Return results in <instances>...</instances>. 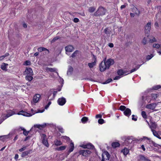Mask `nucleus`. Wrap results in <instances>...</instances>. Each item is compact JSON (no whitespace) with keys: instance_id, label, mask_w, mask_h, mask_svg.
I'll list each match as a JSON object with an SVG mask.
<instances>
[{"instance_id":"4be33fe9","label":"nucleus","mask_w":161,"mask_h":161,"mask_svg":"<svg viewBox=\"0 0 161 161\" xmlns=\"http://www.w3.org/2000/svg\"><path fill=\"white\" fill-rule=\"evenodd\" d=\"M86 152V150H81L79 151V153L84 156H86L87 155Z\"/></svg>"},{"instance_id":"a18cd8bd","label":"nucleus","mask_w":161,"mask_h":161,"mask_svg":"<svg viewBox=\"0 0 161 161\" xmlns=\"http://www.w3.org/2000/svg\"><path fill=\"white\" fill-rule=\"evenodd\" d=\"M98 123L100 124H102L104 123V121L103 119H100L98 120Z\"/></svg>"},{"instance_id":"4d7b16f0","label":"nucleus","mask_w":161,"mask_h":161,"mask_svg":"<svg viewBox=\"0 0 161 161\" xmlns=\"http://www.w3.org/2000/svg\"><path fill=\"white\" fill-rule=\"evenodd\" d=\"M152 98H153L154 99H155L157 97V94H152Z\"/></svg>"},{"instance_id":"2f4dec72","label":"nucleus","mask_w":161,"mask_h":161,"mask_svg":"<svg viewBox=\"0 0 161 161\" xmlns=\"http://www.w3.org/2000/svg\"><path fill=\"white\" fill-rule=\"evenodd\" d=\"M96 8L94 7H90L89 8L88 11L90 13H93L95 10Z\"/></svg>"},{"instance_id":"f8f14e48","label":"nucleus","mask_w":161,"mask_h":161,"mask_svg":"<svg viewBox=\"0 0 161 161\" xmlns=\"http://www.w3.org/2000/svg\"><path fill=\"white\" fill-rule=\"evenodd\" d=\"M32 152V150L30 149L28 151H25L23 152L21 155L22 157H24L27 155L29 154H30Z\"/></svg>"},{"instance_id":"39448f33","label":"nucleus","mask_w":161,"mask_h":161,"mask_svg":"<svg viewBox=\"0 0 161 161\" xmlns=\"http://www.w3.org/2000/svg\"><path fill=\"white\" fill-rule=\"evenodd\" d=\"M47 138V136L44 134H42V143L45 146H46L47 147H48L49 146L48 143V141Z\"/></svg>"},{"instance_id":"412c9836","label":"nucleus","mask_w":161,"mask_h":161,"mask_svg":"<svg viewBox=\"0 0 161 161\" xmlns=\"http://www.w3.org/2000/svg\"><path fill=\"white\" fill-rule=\"evenodd\" d=\"M120 145V144L118 142H113L112 143V147L114 148L119 147Z\"/></svg>"},{"instance_id":"338daca9","label":"nucleus","mask_w":161,"mask_h":161,"mask_svg":"<svg viewBox=\"0 0 161 161\" xmlns=\"http://www.w3.org/2000/svg\"><path fill=\"white\" fill-rule=\"evenodd\" d=\"M102 160L101 161H105L104 158V154L102 153Z\"/></svg>"},{"instance_id":"f3484780","label":"nucleus","mask_w":161,"mask_h":161,"mask_svg":"<svg viewBox=\"0 0 161 161\" xmlns=\"http://www.w3.org/2000/svg\"><path fill=\"white\" fill-rule=\"evenodd\" d=\"M73 71V68L71 66H69L67 72V75H72Z\"/></svg>"},{"instance_id":"423d86ee","label":"nucleus","mask_w":161,"mask_h":161,"mask_svg":"<svg viewBox=\"0 0 161 161\" xmlns=\"http://www.w3.org/2000/svg\"><path fill=\"white\" fill-rule=\"evenodd\" d=\"M66 102V99L64 97L59 98L58 100V103L60 105L63 106L64 105Z\"/></svg>"},{"instance_id":"dca6fc26","label":"nucleus","mask_w":161,"mask_h":161,"mask_svg":"<svg viewBox=\"0 0 161 161\" xmlns=\"http://www.w3.org/2000/svg\"><path fill=\"white\" fill-rule=\"evenodd\" d=\"M156 106L155 104L152 103L147 105L146 108L149 109H153Z\"/></svg>"},{"instance_id":"79ce46f5","label":"nucleus","mask_w":161,"mask_h":161,"mask_svg":"<svg viewBox=\"0 0 161 161\" xmlns=\"http://www.w3.org/2000/svg\"><path fill=\"white\" fill-rule=\"evenodd\" d=\"M112 79L111 78L107 80H106L105 82L103 83V84H107L109 83L110 82L112 81Z\"/></svg>"},{"instance_id":"6ab92c4d","label":"nucleus","mask_w":161,"mask_h":161,"mask_svg":"<svg viewBox=\"0 0 161 161\" xmlns=\"http://www.w3.org/2000/svg\"><path fill=\"white\" fill-rule=\"evenodd\" d=\"M8 65V64L5 63H3L2 64L1 68V69L4 70H7V66Z\"/></svg>"},{"instance_id":"20e7f679","label":"nucleus","mask_w":161,"mask_h":161,"mask_svg":"<svg viewBox=\"0 0 161 161\" xmlns=\"http://www.w3.org/2000/svg\"><path fill=\"white\" fill-rule=\"evenodd\" d=\"M124 143L125 145H128L129 144L131 143L133 141L132 136H125Z\"/></svg>"},{"instance_id":"9b49d317","label":"nucleus","mask_w":161,"mask_h":161,"mask_svg":"<svg viewBox=\"0 0 161 161\" xmlns=\"http://www.w3.org/2000/svg\"><path fill=\"white\" fill-rule=\"evenodd\" d=\"M14 114V112L12 111H10L7 113V114L5 117V118L3 119L2 121L0 123H1L5 119H7V118L10 117V116Z\"/></svg>"},{"instance_id":"393cba45","label":"nucleus","mask_w":161,"mask_h":161,"mask_svg":"<svg viewBox=\"0 0 161 161\" xmlns=\"http://www.w3.org/2000/svg\"><path fill=\"white\" fill-rule=\"evenodd\" d=\"M121 152H123V153L124 155H126L129 153V151L128 149L126 148H124V149H123L121 151Z\"/></svg>"},{"instance_id":"aec40b11","label":"nucleus","mask_w":161,"mask_h":161,"mask_svg":"<svg viewBox=\"0 0 161 161\" xmlns=\"http://www.w3.org/2000/svg\"><path fill=\"white\" fill-rule=\"evenodd\" d=\"M66 147V146H61L55 148V150L58 151H62L65 150Z\"/></svg>"},{"instance_id":"9d476101","label":"nucleus","mask_w":161,"mask_h":161,"mask_svg":"<svg viewBox=\"0 0 161 161\" xmlns=\"http://www.w3.org/2000/svg\"><path fill=\"white\" fill-rule=\"evenodd\" d=\"M25 72L26 73L27 75H33L32 70V69L31 68L26 69L25 71Z\"/></svg>"},{"instance_id":"37998d69","label":"nucleus","mask_w":161,"mask_h":161,"mask_svg":"<svg viewBox=\"0 0 161 161\" xmlns=\"http://www.w3.org/2000/svg\"><path fill=\"white\" fill-rule=\"evenodd\" d=\"M153 54H151L150 55H148L146 56V59L147 60L150 59L153 57Z\"/></svg>"},{"instance_id":"8fccbe9b","label":"nucleus","mask_w":161,"mask_h":161,"mask_svg":"<svg viewBox=\"0 0 161 161\" xmlns=\"http://www.w3.org/2000/svg\"><path fill=\"white\" fill-rule=\"evenodd\" d=\"M31 64V62L29 60L26 61L25 62V64L26 65H30Z\"/></svg>"},{"instance_id":"de8ad7c7","label":"nucleus","mask_w":161,"mask_h":161,"mask_svg":"<svg viewBox=\"0 0 161 161\" xmlns=\"http://www.w3.org/2000/svg\"><path fill=\"white\" fill-rule=\"evenodd\" d=\"M27 147V146H23V147L21 148L19 150V151L20 152H22L23 151L26 149Z\"/></svg>"},{"instance_id":"052dcab7","label":"nucleus","mask_w":161,"mask_h":161,"mask_svg":"<svg viewBox=\"0 0 161 161\" xmlns=\"http://www.w3.org/2000/svg\"><path fill=\"white\" fill-rule=\"evenodd\" d=\"M102 117V115L101 114H97L96 116V118H100L101 119Z\"/></svg>"},{"instance_id":"cd10ccee","label":"nucleus","mask_w":161,"mask_h":161,"mask_svg":"<svg viewBox=\"0 0 161 161\" xmlns=\"http://www.w3.org/2000/svg\"><path fill=\"white\" fill-rule=\"evenodd\" d=\"M37 50L39 51H40V52H42L43 51L45 50L47 51L48 52V53L49 52V51L47 48L43 47H39L38 48Z\"/></svg>"},{"instance_id":"1a4fd4ad","label":"nucleus","mask_w":161,"mask_h":161,"mask_svg":"<svg viewBox=\"0 0 161 161\" xmlns=\"http://www.w3.org/2000/svg\"><path fill=\"white\" fill-rule=\"evenodd\" d=\"M124 114L126 116L129 117L131 114V110L129 108H127L124 112Z\"/></svg>"},{"instance_id":"5701e85b","label":"nucleus","mask_w":161,"mask_h":161,"mask_svg":"<svg viewBox=\"0 0 161 161\" xmlns=\"http://www.w3.org/2000/svg\"><path fill=\"white\" fill-rule=\"evenodd\" d=\"M103 154H104V155L106 156L107 157V158H106V160H109L110 158V155L109 153L107 151H105L103 153Z\"/></svg>"},{"instance_id":"2eb2a0df","label":"nucleus","mask_w":161,"mask_h":161,"mask_svg":"<svg viewBox=\"0 0 161 161\" xmlns=\"http://www.w3.org/2000/svg\"><path fill=\"white\" fill-rule=\"evenodd\" d=\"M132 11L137 16H139V15L140 11L136 7H134L132 8Z\"/></svg>"},{"instance_id":"58836bf2","label":"nucleus","mask_w":161,"mask_h":161,"mask_svg":"<svg viewBox=\"0 0 161 161\" xmlns=\"http://www.w3.org/2000/svg\"><path fill=\"white\" fill-rule=\"evenodd\" d=\"M127 108H126V107L125 106L123 105H121L120 106L119 108V109L122 111H124L126 110V109Z\"/></svg>"},{"instance_id":"5fc2aeb1","label":"nucleus","mask_w":161,"mask_h":161,"mask_svg":"<svg viewBox=\"0 0 161 161\" xmlns=\"http://www.w3.org/2000/svg\"><path fill=\"white\" fill-rule=\"evenodd\" d=\"M156 41V39L155 37H154L152 39H150L149 40V42L150 43H153Z\"/></svg>"},{"instance_id":"c85d7f7f","label":"nucleus","mask_w":161,"mask_h":161,"mask_svg":"<svg viewBox=\"0 0 161 161\" xmlns=\"http://www.w3.org/2000/svg\"><path fill=\"white\" fill-rule=\"evenodd\" d=\"M87 148L88 149H93L94 148V147L93 145L90 143H89L87 144Z\"/></svg>"},{"instance_id":"c9c22d12","label":"nucleus","mask_w":161,"mask_h":161,"mask_svg":"<svg viewBox=\"0 0 161 161\" xmlns=\"http://www.w3.org/2000/svg\"><path fill=\"white\" fill-rule=\"evenodd\" d=\"M60 38V37L59 36H57L55 37H54L53 39L51 41V43H54L58 39H59Z\"/></svg>"},{"instance_id":"bb28decb","label":"nucleus","mask_w":161,"mask_h":161,"mask_svg":"<svg viewBox=\"0 0 161 161\" xmlns=\"http://www.w3.org/2000/svg\"><path fill=\"white\" fill-rule=\"evenodd\" d=\"M54 143L55 145L58 146L62 145V142L59 140H56L54 141Z\"/></svg>"},{"instance_id":"473e14b6","label":"nucleus","mask_w":161,"mask_h":161,"mask_svg":"<svg viewBox=\"0 0 161 161\" xmlns=\"http://www.w3.org/2000/svg\"><path fill=\"white\" fill-rule=\"evenodd\" d=\"M88 120V118L86 117H83L81 119V122L83 123H86Z\"/></svg>"},{"instance_id":"b1692460","label":"nucleus","mask_w":161,"mask_h":161,"mask_svg":"<svg viewBox=\"0 0 161 161\" xmlns=\"http://www.w3.org/2000/svg\"><path fill=\"white\" fill-rule=\"evenodd\" d=\"M152 131L153 132V135L156 136V137H158L159 139H161V137H160L159 136V135L158 133L154 130L153 129H152Z\"/></svg>"},{"instance_id":"a19ab883","label":"nucleus","mask_w":161,"mask_h":161,"mask_svg":"<svg viewBox=\"0 0 161 161\" xmlns=\"http://www.w3.org/2000/svg\"><path fill=\"white\" fill-rule=\"evenodd\" d=\"M142 115V117L145 119H146L147 118V115L146 114V113L145 111H142V112L141 113Z\"/></svg>"},{"instance_id":"4468645a","label":"nucleus","mask_w":161,"mask_h":161,"mask_svg":"<svg viewBox=\"0 0 161 161\" xmlns=\"http://www.w3.org/2000/svg\"><path fill=\"white\" fill-rule=\"evenodd\" d=\"M40 95L39 94H37L34 96L33 98V101L35 103H37L39 99V98L40 97Z\"/></svg>"},{"instance_id":"864d4df0","label":"nucleus","mask_w":161,"mask_h":161,"mask_svg":"<svg viewBox=\"0 0 161 161\" xmlns=\"http://www.w3.org/2000/svg\"><path fill=\"white\" fill-rule=\"evenodd\" d=\"M62 137L63 139L66 140L67 141H69L70 140V139L69 138V137L66 136H63Z\"/></svg>"},{"instance_id":"49530a36","label":"nucleus","mask_w":161,"mask_h":161,"mask_svg":"<svg viewBox=\"0 0 161 161\" xmlns=\"http://www.w3.org/2000/svg\"><path fill=\"white\" fill-rule=\"evenodd\" d=\"M161 88V86L160 85H157L156 86H154L153 87V89L154 90H157L160 88Z\"/></svg>"},{"instance_id":"e433bc0d","label":"nucleus","mask_w":161,"mask_h":161,"mask_svg":"<svg viewBox=\"0 0 161 161\" xmlns=\"http://www.w3.org/2000/svg\"><path fill=\"white\" fill-rule=\"evenodd\" d=\"M79 51L78 50H76L71 55V57L73 58H75L77 55V54L78 53Z\"/></svg>"},{"instance_id":"09e8293b","label":"nucleus","mask_w":161,"mask_h":161,"mask_svg":"<svg viewBox=\"0 0 161 161\" xmlns=\"http://www.w3.org/2000/svg\"><path fill=\"white\" fill-rule=\"evenodd\" d=\"M48 70L50 72H56L57 69L55 68H49L48 69Z\"/></svg>"},{"instance_id":"13d9d810","label":"nucleus","mask_w":161,"mask_h":161,"mask_svg":"<svg viewBox=\"0 0 161 161\" xmlns=\"http://www.w3.org/2000/svg\"><path fill=\"white\" fill-rule=\"evenodd\" d=\"M73 21L75 23H77L79 21V19L77 18H75L74 19Z\"/></svg>"},{"instance_id":"0eeeda50","label":"nucleus","mask_w":161,"mask_h":161,"mask_svg":"<svg viewBox=\"0 0 161 161\" xmlns=\"http://www.w3.org/2000/svg\"><path fill=\"white\" fill-rule=\"evenodd\" d=\"M34 114H30L26 112L23 111V110H22L20 111L18 114L19 115H22L23 116H27V117H30Z\"/></svg>"},{"instance_id":"6e6552de","label":"nucleus","mask_w":161,"mask_h":161,"mask_svg":"<svg viewBox=\"0 0 161 161\" xmlns=\"http://www.w3.org/2000/svg\"><path fill=\"white\" fill-rule=\"evenodd\" d=\"M74 48L72 46L70 45H69L65 47V49L66 52H72L73 51Z\"/></svg>"},{"instance_id":"ddd939ff","label":"nucleus","mask_w":161,"mask_h":161,"mask_svg":"<svg viewBox=\"0 0 161 161\" xmlns=\"http://www.w3.org/2000/svg\"><path fill=\"white\" fill-rule=\"evenodd\" d=\"M46 126V124L44 123L43 125L36 124L34 125V127L36 128H38L39 129L41 130L42 128H44Z\"/></svg>"},{"instance_id":"f704fd0d","label":"nucleus","mask_w":161,"mask_h":161,"mask_svg":"<svg viewBox=\"0 0 161 161\" xmlns=\"http://www.w3.org/2000/svg\"><path fill=\"white\" fill-rule=\"evenodd\" d=\"M26 80H28L29 81H31L33 79V77L31 75H27L26 77Z\"/></svg>"},{"instance_id":"3c124183","label":"nucleus","mask_w":161,"mask_h":161,"mask_svg":"<svg viewBox=\"0 0 161 161\" xmlns=\"http://www.w3.org/2000/svg\"><path fill=\"white\" fill-rule=\"evenodd\" d=\"M142 43L144 45L146 44L147 43V40L145 37H144L142 42Z\"/></svg>"},{"instance_id":"a211bd4d","label":"nucleus","mask_w":161,"mask_h":161,"mask_svg":"<svg viewBox=\"0 0 161 161\" xmlns=\"http://www.w3.org/2000/svg\"><path fill=\"white\" fill-rule=\"evenodd\" d=\"M74 144L73 143L71 142L69 145V149L68 152L69 153L72 152L74 150Z\"/></svg>"},{"instance_id":"f03ea898","label":"nucleus","mask_w":161,"mask_h":161,"mask_svg":"<svg viewBox=\"0 0 161 161\" xmlns=\"http://www.w3.org/2000/svg\"><path fill=\"white\" fill-rule=\"evenodd\" d=\"M106 10L103 7H99L97 10L95 12L93 15L96 17L103 16L105 14Z\"/></svg>"},{"instance_id":"0e129e2a","label":"nucleus","mask_w":161,"mask_h":161,"mask_svg":"<svg viewBox=\"0 0 161 161\" xmlns=\"http://www.w3.org/2000/svg\"><path fill=\"white\" fill-rule=\"evenodd\" d=\"M136 70H137V69L135 68L132 69V70H131L130 71V72L129 73H128L127 74H129L131 73H132L133 72H134V71H136Z\"/></svg>"},{"instance_id":"ea45409f","label":"nucleus","mask_w":161,"mask_h":161,"mask_svg":"<svg viewBox=\"0 0 161 161\" xmlns=\"http://www.w3.org/2000/svg\"><path fill=\"white\" fill-rule=\"evenodd\" d=\"M140 159L142 160H144V161H147V160L149 159L146 158L143 155L140 156Z\"/></svg>"},{"instance_id":"774afa93","label":"nucleus","mask_w":161,"mask_h":161,"mask_svg":"<svg viewBox=\"0 0 161 161\" xmlns=\"http://www.w3.org/2000/svg\"><path fill=\"white\" fill-rule=\"evenodd\" d=\"M86 150V153L87 155L90 154L91 153V152L90 150Z\"/></svg>"},{"instance_id":"6e6d98bb","label":"nucleus","mask_w":161,"mask_h":161,"mask_svg":"<svg viewBox=\"0 0 161 161\" xmlns=\"http://www.w3.org/2000/svg\"><path fill=\"white\" fill-rule=\"evenodd\" d=\"M151 143L153 144V146L156 147H158V145L155 142H153V141H151Z\"/></svg>"},{"instance_id":"680f3d73","label":"nucleus","mask_w":161,"mask_h":161,"mask_svg":"<svg viewBox=\"0 0 161 161\" xmlns=\"http://www.w3.org/2000/svg\"><path fill=\"white\" fill-rule=\"evenodd\" d=\"M135 115H132V120H134L135 121H136L137 120V119L136 118H135Z\"/></svg>"},{"instance_id":"69168bd1","label":"nucleus","mask_w":161,"mask_h":161,"mask_svg":"<svg viewBox=\"0 0 161 161\" xmlns=\"http://www.w3.org/2000/svg\"><path fill=\"white\" fill-rule=\"evenodd\" d=\"M120 78V77L119 76H116L114 78V80H117L119 79Z\"/></svg>"},{"instance_id":"c756f323","label":"nucleus","mask_w":161,"mask_h":161,"mask_svg":"<svg viewBox=\"0 0 161 161\" xmlns=\"http://www.w3.org/2000/svg\"><path fill=\"white\" fill-rule=\"evenodd\" d=\"M96 62H93L92 63H89L88 64V66L90 68H92L94 66H95L96 65Z\"/></svg>"},{"instance_id":"c03bdc74","label":"nucleus","mask_w":161,"mask_h":161,"mask_svg":"<svg viewBox=\"0 0 161 161\" xmlns=\"http://www.w3.org/2000/svg\"><path fill=\"white\" fill-rule=\"evenodd\" d=\"M32 128L30 130V131H27L26 130H24L23 131V134L25 136H27L28 135V134L29 133L30 131L31 130Z\"/></svg>"},{"instance_id":"bf43d9fd","label":"nucleus","mask_w":161,"mask_h":161,"mask_svg":"<svg viewBox=\"0 0 161 161\" xmlns=\"http://www.w3.org/2000/svg\"><path fill=\"white\" fill-rule=\"evenodd\" d=\"M157 9L158 10V12H161V6H157L156 7Z\"/></svg>"},{"instance_id":"7c9ffc66","label":"nucleus","mask_w":161,"mask_h":161,"mask_svg":"<svg viewBox=\"0 0 161 161\" xmlns=\"http://www.w3.org/2000/svg\"><path fill=\"white\" fill-rule=\"evenodd\" d=\"M125 72L122 69H119L117 71V74L121 76L124 74Z\"/></svg>"},{"instance_id":"e2e57ef3","label":"nucleus","mask_w":161,"mask_h":161,"mask_svg":"<svg viewBox=\"0 0 161 161\" xmlns=\"http://www.w3.org/2000/svg\"><path fill=\"white\" fill-rule=\"evenodd\" d=\"M30 138L31 136H27L24 140V141H26L27 140L29 139Z\"/></svg>"},{"instance_id":"603ef678","label":"nucleus","mask_w":161,"mask_h":161,"mask_svg":"<svg viewBox=\"0 0 161 161\" xmlns=\"http://www.w3.org/2000/svg\"><path fill=\"white\" fill-rule=\"evenodd\" d=\"M57 128L58 129L59 131H60L62 133L64 132L63 129L61 127H58Z\"/></svg>"},{"instance_id":"f257e3e1","label":"nucleus","mask_w":161,"mask_h":161,"mask_svg":"<svg viewBox=\"0 0 161 161\" xmlns=\"http://www.w3.org/2000/svg\"><path fill=\"white\" fill-rule=\"evenodd\" d=\"M114 61L113 59L109 58L106 60V58L104 59L99 65V68L100 71L103 72L109 68L110 66L113 65Z\"/></svg>"},{"instance_id":"4c0bfd02","label":"nucleus","mask_w":161,"mask_h":161,"mask_svg":"<svg viewBox=\"0 0 161 161\" xmlns=\"http://www.w3.org/2000/svg\"><path fill=\"white\" fill-rule=\"evenodd\" d=\"M153 47L154 48H159L161 47V44H154L153 45Z\"/></svg>"},{"instance_id":"a878e982","label":"nucleus","mask_w":161,"mask_h":161,"mask_svg":"<svg viewBox=\"0 0 161 161\" xmlns=\"http://www.w3.org/2000/svg\"><path fill=\"white\" fill-rule=\"evenodd\" d=\"M104 32L107 35L110 34L111 32V31L110 30L109 28H106L104 30Z\"/></svg>"},{"instance_id":"72a5a7b5","label":"nucleus","mask_w":161,"mask_h":161,"mask_svg":"<svg viewBox=\"0 0 161 161\" xmlns=\"http://www.w3.org/2000/svg\"><path fill=\"white\" fill-rule=\"evenodd\" d=\"M157 126V125L155 123H152L151 125L150 126V127L152 130L153 129L156 128Z\"/></svg>"},{"instance_id":"7ed1b4c3","label":"nucleus","mask_w":161,"mask_h":161,"mask_svg":"<svg viewBox=\"0 0 161 161\" xmlns=\"http://www.w3.org/2000/svg\"><path fill=\"white\" fill-rule=\"evenodd\" d=\"M151 22H149L145 26V33L146 36L148 37L149 35V31L151 29Z\"/></svg>"}]
</instances>
